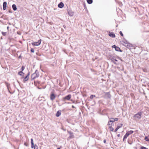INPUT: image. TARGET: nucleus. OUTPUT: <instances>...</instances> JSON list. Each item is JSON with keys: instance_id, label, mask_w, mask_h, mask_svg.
<instances>
[{"instance_id": "f257e3e1", "label": "nucleus", "mask_w": 149, "mask_h": 149, "mask_svg": "<svg viewBox=\"0 0 149 149\" xmlns=\"http://www.w3.org/2000/svg\"><path fill=\"white\" fill-rule=\"evenodd\" d=\"M142 114V112H140L135 114L134 116V119L136 120H139L140 119L141 117V115Z\"/></svg>"}, {"instance_id": "f03ea898", "label": "nucleus", "mask_w": 149, "mask_h": 149, "mask_svg": "<svg viewBox=\"0 0 149 149\" xmlns=\"http://www.w3.org/2000/svg\"><path fill=\"white\" fill-rule=\"evenodd\" d=\"M133 132V131L132 130L128 131V132H127L124 136L123 140H124L125 139H126L128 136H129L130 134H132Z\"/></svg>"}, {"instance_id": "7ed1b4c3", "label": "nucleus", "mask_w": 149, "mask_h": 149, "mask_svg": "<svg viewBox=\"0 0 149 149\" xmlns=\"http://www.w3.org/2000/svg\"><path fill=\"white\" fill-rule=\"evenodd\" d=\"M41 42V40L40 39L38 41V42H32L31 44L33 46H38L40 45Z\"/></svg>"}, {"instance_id": "20e7f679", "label": "nucleus", "mask_w": 149, "mask_h": 149, "mask_svg": "<svg viewBox=\"0 0 149 149\" xmlns=\"http://www.w3.org/2000/svg\"><path fill=\"white\" fill-rule=\"evenodd\" d=\"M68 13L70 16H72L74 14V12L71 10H69L68 11Z\"/></svg>"}, {"instance_id": "39448f33", "label": "nucleus", "mask_w": 149, "mask_h": 149, "mask_svg": "<svg viewBox=\"0 0 149 149\" xmlns=\"http://www.w3.org/2000/svg\"><path fill=\"white\" fill-rule=\"evenodd\" d=\"M121 43L125 46H128L127 42L126 40H124L121 41Z\"/></svg>"}, {"instance_id": "423d86ee", "label": "nucleus", "mask_w": 149, "mask_h": 149, "mask_svg": "<svg viewBox=\"0 0 149 149\" xmlns=\"http://www.w3.org/2000/svg\"><path fill=\"white\" fill-rule=\"evenodd\" d=\"M112 122V121L111 120H110L108 122V125H109V127H111L113 125V123Z\"/></svg>"}, {"instance_id": "0eeeda50", "label": "nucleus", "mask_w": 149, "mask_h": 149, "mask_svg": "<svg viewBox=\"0 0 149 149\" xmlns=\"http://www.w3.org/2000/svg\"><path fill=\"white\" fill-rule=\"evenodd\" d=\"M7 3L6 2H4L3 3V8L4 10H5L6 8Z\"/></svg>"}, {"instance_id": "6e6552de", "label": "nucleus", "mask_w": 149, "mask_h": 149, "mask_svg": "<svg viewBox=\"0 0 149 149\" xmlns=\"http://www.w3.org/2000/svg\"><path fill=\"white\" fill-rule=\"evenodd\" d=\"M71 97V95H68L65 96L64 99L65 100H69Z\"/></svg>"}, {"instance_id": "1a4fd4ad", "label": "nucleus", "mask_w": 149, "mask_h": 149, "mask_svg": "<svg viewBox=\"0 0 149 149\" xmlns=\"http://www.w3.org/2000/svg\"><path fill=\"white\" fill-rule=\"evenodd\" d=\"M112 47L113 48H115L116 50V51H119L120 50V48L119 47L116 46L115 45L113 46Z\"/></svg>"}, {"instance_id": "9d476101", "label": "nucleus", "mask_w": 149, "mask_h": 149, "mask_svg": "<svg viewBox=\"0 0 149 149\" xmlns=\"http://www.w3.org/2000/svg\"><path fill=\"white\" fill-rule=\"evenodd\" d=\"M55 96L54 94H52L50 96V99L53 100L55 99Z\"/></svg>"}, {"instance_id": "9b49d317", "label": "nucleus", "mask_w": 149, "mask_h": 149, "mask_svg": "<svg viewBox=\"0 0 149 149\" xmlns=\"http://www.w3.org/2000/svg\"><path fill=\"white\" fill-rule=\"evenodd\" d=\"M64 6L63 3L62 2L60 3L58 5V6L59 8H61L63 7Z\"/></svg>"}, {"instance_id": "f8f14e48", "label": "nucleus", "mask_w": 149, "mask_h": 149, "mask_svg": "<svg viewBox=\"0 0 149 149\" xmlns=\"http://www.w3.org/2000/svg\"><path fill=\"white\" fill-rule=\"evenodd\" d=\"M61 114V110L58 111L56 114V116L57 117H59Z\"/></svg>"}, {"instance_id": "ddd939ff", "label": "nucleus", "mask_w": 149, "mask_h": 149, "mask_svg": "<svg viewBox=\"0 0 149 149\" xmlns=\"http://www.w3.org/2000/svg\"><path fill=\"white\" fill-rule=\"evenodd\" d=\"M109 35L112 38H114L115 37V35L114 33L111 32H110Z\"/></svg>"}, {"instance_id": "4468645a", "label": "nucleus", "mask_w": 149, "mask_h": 149, "mask_svg": "<svg viewBox=\"0 0 149 149\" xmlns=\"http://www.w3.org/2000/svg\"><path fill=\"white\" fill-rule=\"evenodd\" d=\"M120 126H118L116 128V129L115 130V131H114V132H116L117 130H118L120 128L122 125H123V124H120Z\"/></svg>"}, {"instance_id": "2eb2a0df", "label": "nucleus", "mask_w": 149, "mask_h": 149, "mask_svg": "<svg viewBox=\"0 0 149 149\" xmlns=\"http://www.w3.org/2000/svg\"><path fill=\"white\" fill-rule=\"evenodd\" d=\"M12 8L13 9V10L15 11L17 10V6L15 4H13L12 5Z\"/></svg>"}, {"instance_id": "dca6fc26", "label": "nucleus", "mask_w": 149, "mask_h": 149, "mask_svg": "<svg viewBox=\"0 0 149 149\" xmlns=\"http://www.w3.org/2000/svg\"><path fill=\"white\" fill-rule=\"evenodd\" d=\"M31 147L32 148H33L34 147V143L33 142V140L32 139H31Z\"/></svg>"}, {"instance_id": "f3484780", "label": "nucleus", "mask_w": 149, "mask_h": 149, "mask_svg": "<svg viewBox=\"0 0 149 149\" xmlns=\"http://www.w3.org/2000/svg\"><path fill=\"white\" fill-rule=\"evenodd\" d=\"M29 75H27L25 77L24 79V81H27L29 78Z\"/></svg>"}, {"instance_id": "a211bd4d", "label": "nucleus", "mask_w": 149, "mask_h": 149, "mask_svg": "<svg viewBox=\"0 0 149 149\" xmlns=\"http://www.w3.org/2000/svg\"><path fill=\"white\" fill-rule=\"evenodd\" d=\"M68 133H69L70 134V137H72L73 136V133L72 132H71L70 131H68Z\"/></svg>"}, {"instance_id": "6ab92c4d", "label": "nucleus", "mask_w": 149, "mask_h": 149, "mask_svg": "<svg viewBox=\"0 0 149 149\" xmlns=\"http://www.w3.org/2000/svg\"><path fill=\"white\" fill-rule=\"evenodd\" d=\"M87 2L89 4H91L92 3V0H87Z\"/></svg>"}, {"instance_id": "aec40b11", "label": "nucleus", "mask_w": 149, "mask_h": 149, "mask_svg": "<svg viewBox=\"0 0 149 149\" xmlns=\"http://www.w3.org/2000/svg\"><path fill=\"white\" fill-rule=\"evenodd\" d=\"M109 129L110 131H113L114 129L113 127H109Z\"/></svg>"}, {"instance_id": "412c9836", "label": "nucleus", "mask_w": 149, "mask_h": 149, "mask_svg": "<svg viewBox=\"0 0 149 149\" xmlns=\"http://www.w3.org/2000/svg\"><path fill=\"white\" fill-rule=\"evenodd\" d=\"M33 148L34 149H38V146L35 144V145H34Z\"/></svg>"}, {"instance_id": "4be33fe9", "label": "nucleus", "mask_w": 149, "mask_h": 149, "mask_svg": "<svg viewBox=\"0 0 149 149\" xmlns=\"http://www.w3.org/2000/svg\"><path fill=\"white\" fill-rule=\"evenodd\" d=\"M95 97V95H91V96L90 97V98L91 99H93L94 97Z\"/></svg>"}, {"instance_id": "5701e85b", "label": "nucleus", "mask_w": 149, "mask_h": 149, "mask_svg": "<svg viewBox=\"0 0 149 149\" xmlns=\"http://www.w3.org/2000/svg\"><path fill=\"white\" fill-rule=\"evenodd\" d=\"M145 140L146 141H149V139L148 138V137H147V136L145 137Z\"/></svg>"}, {"instance_id": "b1692460", "label": "nucleus", "mask_w": 149, "mask_h": 149, "mask_svg": "<svg viewBox=\"0 0 149 149\" xmlns=\"http://www.w3.org/2000/svg\"><path fill=\"white\" fill-rule=\"evenodd\" d=\"M31 51L32 53H34V50L33 49L31 48Z\"/></svg>"}, {"instance_id": "393cba45", "label": "nucleus", "mask_w": 149, "mask_h": 149, "mask_svg": "<svg viewBox=\"0 0 149 149\" xmlns=\"http://www.w3.org/2000/svg\"><path fill=\"white\" fill-rule=\"evenodd\" d=\"M107 95H108V97H111V95L109 93H107Z\"/></svg>"}, {"instance_id": "a878e982", "label": "nucleus", "mask_w": 149, "mask_h": 149, "mask_svg": "<svg viewBox=\"0 0 149 149\" xmlns=\"http://www.w3.org/2000/svg\"><path fill=\"white\" fill-rule=\"evenodd\" d=\"M141 149H148V148L144 147H141Z\"/></svg>"}, {"instance_id": "bb28decb", "label": "nucleus", "mask_w": 149, "mask_h": 149, "mask_svg": "<svg viewBox=\"0 0 149 149\" xmlns=\"http://www.w3.org/2000/svg\"><path fill=\"white\" fill-rule=\"evenodd\" d=\"M2 33L4 36H5L6 34V32H2Z\"/></svg>"}, {"instance_id": "cd10ccee", "label": "nucleus", "mask_w": 149, "mask_h": 149, "mask_svg": "<svg viewBox=\"0 0 149 149\" xmlns=\"http://www.w3.org/2000/svg\"><path fill=\"white\" fill-rule=\"evenodd\" d=\"M111 119H113L115 120H114L115 121H117L118 120V119L117 118H115V119L113 118H111Z\"/></svg>"}, {"instance_id": "c85d7f7f", "label": "nucleus", "mask_w": 149, "mask_h": 149, "mask_svg": "<svg viewBox=\"0 0 149 149\" xmlns=\"http://www.w3.org/2000/svg\"><path fill=\"white\" fill-rule=\"evenodd\" d=\"M120 35L121 36H123V33H122V32L121 31H120Z\"/></svg>"}, {"instance_id": "c756f323", "label": "nucleus", "mask_w": 149, "mask_h": 149, "mask_svg": "<svg viewBox=\"0 0 149 149\" xmlns=\"http://www.w3.org/2000/svg\"><path fill=\"white\" fill-rule=\"evenodd\" d=\"M24 66H22V70H23L24 69Z\"/></svg>"}, {"instance_id": "7c9ffc66", "label": "nucleus", "mask_w": 149, "mask_h": 149, "mask_svg": "<svg viewBox=\"0 0 149 149\" xmlns=\"http://www.w3.org/2000/svg\"><path fill=\"white\" fill-rule=\"evenodd\" d=\"M24 145L26 146H28V144L26 143H24Z\"/></svg>"}, {"instance_id": "2f4dec72", "label": "nucleus", "mask_w": 149, "mask_h": 149, "mask_svg": "<svg viewBox=\"0 0 149 149\" xmlns=\"http://www.w3.org/2000/svg\"><path fill=\"white\" fill-rule=\"evenodd\" d=\"M113 59L114 60H115L116 61H118V60L117 59H115L114 58H113Z\"/></svg>"}, {"instance_id": "473e14b6", "label": "nucleus", "mask_w": 149, "mask_h": 149, "mask_svg": "<svg viewBox=\"0 0 149 149\" xmlns=\"http://www.w3.org/2000/svg\"><path fill=\"white\" fill-rule=\"evenodd\" d=\"M118 59H119V60H120L121 61H122V60L120 58L118 57Z\"/></svg>"}, {"instance_id": "72a5a7b5", "label": "nucleus", "mask_w": 149, "mask_h": 149, "mask_svg": "<svg viewBox=\"0 0 149 149\" xmlns=\"http://www.w3.org/2000/svg\"><path fill=\"white\" fill-rule=\"evenodd\" d=\"M21 72H22L21 71L19 72L18 74H21L20 73Z\"/></svg>"}, {"instance_id": "f704fd0d", "label": "nucleus", "mask_w": 149, "mask_h": 149, "mask_svg": "<svg viewBox=\"0 0 149 149\" xmlns=\"http://www.w3.org/2000/svg\"><path fill=\"white\" fill-rule=\"evenodd\" d=\"M72 108H74V106H73V105H72Z\"/></svg>"}, {"instance_id": "c9c22d12", "label": "nucleus", "mask_w": 149, "mask_h": 149, "mask_svg": "<svg viewBox=\"0 0 149 149\" xmlns=\"http://www.w3.org/2000/svg\"><path fill=\"white\" fill-rule=\"evenodd\" d=\"M104 143H105L106 142V140H104Z\"/></svg>"}, {"instance_id": "e433bc0d", "label": "nucleus", "mask_w": 149, "mask_h": 149, "mask_svg": "<svg viewBox=\"0 0 149 149\" xmlns=\"http://www.w3.org/2000/svg\"><path fill=\"white\" fill-rule=\"evenodd\" d=\"M117 136H118V137H119V136H120V134H118Z\"/></svg>"}, {"instance_id": "4c0bfd02", "label": "nucleus", "mask_w": 149, "mask_h": 149, "mask_svg": "<svg viewBox=\"0 0 149 149\" xmlns=\"http://www.w3.org/2000/svg\"><path fill=\"white\" fill-rule=\"evenodd\" d=\"M112 123H113V122H114V121H114H114H113V120H112Z\"/></svg>"}, {"instance_id": "58836bf2", "label": "nucleus", "mask_w": 149, "mask_h": 149, "mask_svg": "<svg viewBox=\"0 0 149 149\" xmlns=\"http://www.w3.org/2000/svg\"><path fill=\"white\" fill-rule=\"evenodd\" d=\"M63 27H64L65 28V25H63Z\"/></svg>"}, {"instance_id": "ea45409f", "label": "nucleus", "mask_w": 149, "mask_h": 149, "mask_svg": "<svg viewBox=\"0 0 149 149\" xmlns=\"http://www.w3.org/2000/svg\"><path fill=\"white\" fill-rule=\"evenodd\" d=\"M9 28V27H8H8H7V29H8V28Z\"/></svg>"}, {"instance_id": "a19ab883", "label": "nucleus", "mask_w": 149, "mask_h": 149, "mask_svg": "<svg viewBox=\"0 0 149 149\" xmlns=\"http://www.w3.org/2000/svg\"><path fill=\"white\" fill-rule=\"evenodd\" d=\"M57 149H60V148H57Z\"/></svg>"}]
</instances>
